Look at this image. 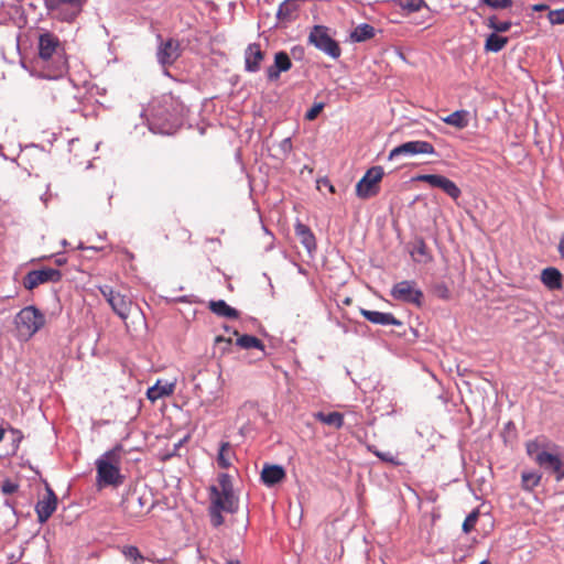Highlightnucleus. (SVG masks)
<instances>
[{
  "mask_svg": "<svg viewBox=\"0 0 564 564\" xmlns=\"http://www.w3.org/2000/svg\"><path fill=\"white\" fill-rule=\"evenodd\" d=\"M238 511V498L234 494L231 478L228 474H220L217 485L209 489L208 516L214 528L224 524L223 512L236 513Z\"/></svg>",
  "mask_w": 564,
  "mask_h": 564,
  "instance_id": "nucleus-1",
  "label": "nucleus"
},
{
  "mask_svg": "<svg viewBox=\"0 0 564 564\" xmlns=\"http://www.w3.org/2000/svg\"><path fill=\"white\" fill-rule=\"evenodd\" d=\"M150 111L152 118L161 124L165 131H170L180 126L186 115V108L183 102L172 94H164L153 99Z\"/></svg>",
  "mask_w": 564,
  "mask_h": 564,
  "instance_id": "nucleus-2",
  "label": "nucleus"
},
{
  "mask_svg": "<svg viewBox=\"0 0 564 564\" xmlns=\"http://www.w3.org/2000/svg\"><path fill=\"white\" fill-rule=\"evenodd\" d=\"M39 59L43 67L53 65L50 77H58L67 70V59L64 54V46L58 36L51 32H44L39 36Z\"/></svg>",
  "mask_w": 564,
  "mask_h": 564,
  "instance_id": "nucleus-3",
  "label": "nucleus"
},
{
  "mask_svg": "<svg viewBox=\"0 0 564 564\" xmlns=\"http://www.w3.org/2000/svg\"><path fill=\"white\" fill-rule=\"evenodd\" d=\"M124 453L123 446L117 444L96 460L97 485L99 487H117L123 482L124 478L120 474V468Z\"/></svg>",
  "mask_w": 564,
  "mask_h": 564,
  "instance_id": "nucleus-4",
  "label": "nucleus"
},
{
  "mask_svg": "<svg viewBox=\"0 0 564 564\" xmlns=\"http://www.w3.org/2000/svg\"><path fill=\"white\" fill-rule=\"evenodd\" d=\"M21 337L30 338L45 325V316L35 306L22 308L14 319Z\"/></svg>",
  "mask_w": 564,
  "mask_h": 564,
  "instance_id": "nucleus-5",
  "label": "nucleus"
},
{
  "mask_svg": "<svg viewBox=\"0 0 564 564\" xmlns=\"http://www.w3.org/2000/svg\"><path fill=\"white\" fill-rule=\"evenodd\" d=\"M308 43L334 59L339 58L341 55V48L338 42L329 34L327 26L314 25L308 35Z\"/></svg>",
  "mask_w": 564,
  "mask_h": 564,
  "instance_id": "nucleus-6",
  "label": "nucleus"
},
{
  "mask_svg": "<svg viewBox=\"0 0 564 564\" xmlns=\"http://www.w3.org/2000/svg\"><path fill=\"white\" fill-rule=\"evenodd\" d=\"M384 175L381 166H372L356 184V195L361 199L376 196L380 191V182Z\"/></svg>",
  "mask_w": 564,
  "mask_h": 564,
  "instance_id": "nucleus-7",
  "label": "nucleus"
},
{
  "mask_svg": "<svg viewBox=\"0 0 564 564\" xmlns=\"http://www.w3.org/2000/svg\"><path fill=\"white\" fill-rule=\"evenodd\" d=\"M391 296L404 303H410L416 306H422L423 292L417 288L415 281L404 280L393 285L390 292Z\"/></svg>",
  "mask_w": 564,
  "mask_h": 564,
  "instance_id": "nucleus-8",
  "label": "nucleus"
},
{
  "mask_svg": "<svg viewBox=\"0 0 564 564\" xmlns=\"http://www.w3.org/2000/svg\"><path fill=\"white\" fill-rule=\"evenodd\" d=\"M86 0H44L45 7L61 20H74L83 9Z\"/></svg>",
  "mask_w": 564,
  "mask_h": 564,
  "instance_id": "nucleus-9",
  "label": "nucleus"
},
{
  "mask_svg": "<svg viewBox=\"0 0 564 564\" xmlns=\"http://www.w3.org/2000/svg\"><path fill=\"white\" fill-rule=\"evenodd\" d=\"M62 272L54 268H42L26 273L23 278V286L32 291L41 284L56 283L62 280Z\"/></svg>",
  "mask_w": 564,
  "mask_h": 564,
  "instance_id": "nucleus-10",
  "label": "nucleus"
},
{
  "mask_svg": "<svg viewBox=\"0 0 564 564\" xmlns=\"http://www.w3.org/2000/svg\"><path fill=\"white\" fill-rule=\"evenodd\" d=\"M152 507L145 494L137 491L128 494L122 500V509L130 518H138L149 512Z\"/></svg>",
  "mask_w": 564,
  "mask_h": 564,
  "instance_id": "nucleus-11",
  "label": "nucleus"
},
{
  "mask_svg": "<svg viewBox=\"0 0 564 564\" xmlns=\"http://www.w3.org/2000/svg\"><path fill=\"white\" fill-rule=\"evenodd\" d=\"M435 149L427 141H409L393 148L389 153V160H393L400 155L413 156L416 154H434Z\"/></svg>",
  "mask_w": 564,
  "mask_h": 564,
  "instance_id": "nucleus-12",
  "label": "nucleus"
},
{
  "mask_svg": "<svg viewBox=\"0 0 564 564\" xmlns=\"http://www.w3.org/2000/svg\"><path fill=\"white\" fill-rule=\"evenodd\" d=\"M182 54L181 43L176 39H167L158 48L159 63L166 67L173 65Z\"/></svg>",
  "mask_w": 564,
  "mask_h": 564,
  "instance_id": "nucleus-13",
  "label": "nucleus"
},
{
  "mask_svg": "<svg viewBox=\"0 0 564 564\" xmlns=\"http://www.w3.org/2000/svg\"><path fill=\"white\" fill-rule=\"evenodd\" d=\"M57 507V497L51 488H46L45 495L35 505V512L40 523H45Z\"/></svg>",
  "mask_w": 564,
  "mask_h": 564,
  "instance_id": "nucleus-14",
  "label": "nucleus"
},
{
  "mask_svg": "<svg viewBox=\"0 0 564 564\" xmlns=\"http://www.w3.org/2000/svg\"><path fill=\"white\" fill-rule=\"evenodd\" d=\"M535 463L540 467L554 473L557 481L564 479V464L558 455H554L549 452H541L536 454Z\"/></svg>",
  "mask_w": 564,
  "mask_h": 564,
  "instance_id": "nucleus-15",
  "label": "nucleus"
},
{
  "mask_svg": "<svg viewBox=\"0 0 564 564\" xmlns=\"http://www.w3.org/2000/svg\"><path fill=\"white\" fill-rule=\"evenodd\" d=\"M264 56L259 43L249 44L245 50V69L249 73L260 70Z\"/></svg>",
  "mask_w": 564,
  "mask_h": 564,
  "instance_id": "nucleus-16",
  "label": "nucleus"
},
{
  "mask_svg": "<svg viewBox=\"0 0 564 564\" xmlns=\"http://www.w3.org/2000/svg\"><path fill=\"white\" fill-rule=\"evenodd\" d=\"M291 67L290 56L284 51H280L274 55V64L267 69V77L271 82L276 80L282 72H288Z\"/></svg>",
  "mask_w": 564,
  "mask_h": 564,
  "instance_id": "nucleus-17",
  "label": "nucleus"
},
{
  "mask_svg": "<svg viewBox=\"0 0 564 564\" xmlns=\"http://www.w3.org/2000/svg\"><path fill=\"white\" fill-rule=\"evenodd\" d=\"M175 381L170 382L159 379L154 386L150 387L147 391V397L150 401L154 402L161 398L170 397L174 393Z\"/></svg>",
  "mask_w": 564,
  "mask_h": 564,
  "instance_id": "nucleus-18",
  "label": "nucleus"
},
{
  "mask_svg": "<svg viewBox=\"0 0 564 564\" xmlns=\"http://www.w3.org/2000/svg\"><path fill=\"white\" fill-rule=\"evenodd\" d=\"M109 305L121 319L126 321L132 307V300L128 295L117 292Z\"/></svg>",
  "mask_w": 564,
  "mask_h": 564,
  "instance_id": "nucleus-19",
  "label": "nucleus"
},
{
  "mask_svg": "<svg viewBox=\"0 0 564 564\" xmlns=\"http://www.w3.org/2000/svg\"><path fill=\"white\" fill-rule=\"evenodd\" d=\"M361 315L369 322L378 325H401V322L391 313H382L377 311L361 310Z\"/></svg>",
  "mask_w": 564,
  "mask_h": 564,
  "instance_id": "nucleus-20",
  "label": "nucleus"
},
{
  "mask_svg": "<svg viewBox=\"0 0 564 564\" xmlns=\"http://www.w3.org/2000/svg\"><path fill=\"white\" fill-rule=\"evenodd\" d=\"M285 478V470L279 465H265L261 471V480L267 486H274Z\"/></svg>",
  "mask_w": 564,
  "mask_h": 564,
  "instance_id": "nucleus-21",
  "label": "nucleus"
},
{
  "mask_svg": "<svg viewBox=\"0 0 564 564\" xmlns=\"http://www.w3.org/2000/svg\"><path fill=\"white\" fill-rule=\"evenodd\" d=\"M295 235L300 242L308 250L312 251L316 248V239L308 226L297 221L294 226Z\"/></svg>",
  "mask_w": 564,
  "mask_h": 564,
  "instance_id": "nucleus-22",
  "label": "nucleus"
},
{
  "mask_svg": "<svg viewBox=\"0 0 564 564\" xmlns=\"http://www.w3.org/2000/svg\"><path fill=\"white\" fill-rule=\"evenodd\" d=\"M208 308L219 317L237 319L240 315L236 308L229 306L224 300L210 301L208 303Z\"/></svg>",
  "mask_w": 564,
  "mask_h": 564,
  "instance_id": "nucleus-23",
  "label": "nucleus"
},
{
  "mask_svg": "<svg viewBox=\"0 0 564 564\" xmlns=\"http://www.w3.org/2000/svg\"><path fill=\"white\" fill-rule=\"evenodd\" d=\"M542 283L550 290L562 288V274L556 268H546L541 273Z\"/></svg>",
  "mask_w": 564,
  "mask_h": 564,
  "instance_id": "nucleus-24",
  "label": "nucleus"
},
{
  "mask_svg": "<svg viewBox=\"0 0 564 564\" xmlns=\"http://www.w3.org/2000/svg\"><path fill=\"white\" fill-rule=\"evenodd\" d=\"M442 121L448 126L457 129H464L469 124V112L467 110H456L451 115L441 118Z\"/></svg>",
  "mask_w": 564,
  "mask_h": 564,
  "instance_id": "nucleus-25",
  "label": "nucleus"
},
{
  "mask_svg": "<svg viewBox=\"0 0 564 564\" xmlns=\"http://www.w3.org/2000/svg\"><path fill=\"white\" fill-rule=\"evenodd\" d=\"M299 6L294 0H286L280 4L276 17L280 22H290L296 18Z\"/></svg>",
  "mask_w": 564,
  "mask_h": 564,
  "instance_id": "nucleus-26",
  "label": "nucleus"
},
{
  "mask_svg": "<svg viewBox=\"0 0 564 564\" xmlns=\"http://www.w3.org/2000/svg\"><path fill=\"white\" fill-rule=\"evenodd\" d=\"M376 30L372 25L368 23L359 24L355 28V30L350 33V39L352 42H365L375 36Z\"/></svg>",
  "mask_w": 564,
  "mask_h": 564,
  "instance_id": "nucleus-27",
  "label": "nucleus"
},
{
  "mask_svg": "<svg viewBox=\"0 0 564 564\" xmlns=\"http://www.w3.org/2000/svg\"><path fill=\"white\" fill-rule=\"evenodd\" d=\"M508 42L509 39L507 36L491 33L487 36L484 48L486 52L498 53L506 47Z\"/></svg>",
  "mask_w": 564,
  "mask_h": 564,
  "instance_id": "nucleus-28",
  "label": "nucleus"
},
{
  "mask_svg": "<svg viewBox=\"0 0 564 564\" xmlns=\"http://www.w3.org/2000/svg\"><path fill=\"white\" fill-rule=\"evenodd\" d=\"M8 432H9V436H10V444L7 448L6 456L12 457V456L17 455L20 444H21L22 440L24 438V435L20 430L12 427V426L8 427Z\"/></svg>",
  "mask_w": 564,
  "mask_h": 564,
  "instance_id": "nucleus-29",
  "label": "nucleus"
},
{
  "mask_svg": "<svg viewBox=\"0 0 564 564\" xmlns=\"http://www.w3.org/2000/svg\"><path fill=\"white\" fill-rule=\"evenodd\" d=\"M393 2L405 14L419 12L423 8L429 9V6L424 0H393Z\"/></svg>",
  "mask_w": 564,
  "mask_h": 564,
  "instance_id": "nucleus-30",
  "label": "nucleus"
},
{
  "mask_svg": "<svg viewBox=\"0 0 564 564\" xmlns=\"http://www.w3.org/2000/svg\"><path fill=\"white\" fill-rule=\"evenodd\" d=\"M314 417L317 421L326 425L335 426L336 429H340L344 425V415L339 412H317L314 414Z\"/></svg>",
  "mask_w": 564,
  "mask_h": 564,
  "instance_id": "nucleus-31",
  "label": "nucleus"
},
{
  "mask_svg": "<svg viewBox=\"0 0 564 564\" xmlns=\"http://www.w3.org/2000/svg\"><path fill=\"white\" fill-rule=\"evenodd\" d=\"M121 554L127 561L132 564H144L145 557L141 554L140 550L134 545H123L120 547Z\"/></svg>",
  "mask_w": 564,
  "mask_h": 564,
  "instance_id": "nucleus-32",
  "label": "nucleus"
},
{
  "mask_svg": "<svg viewBox=\"0 0 564 564\" xmlns=\"http://www.w3.org/2000/svg\"><path fill=\"white\" fill-rule=\"evenodd\" d=\"M232 455H234V453L231 451L230 444L228 442L221 443L219 452H218V456H217V463H218L219 467H221L224 469L230 467Z\"/></svg>",
  "mask_w": 564,
  "mask_h": 564,
  "instance_id": "nucleus-33",
  "label": "nucleus"
},
{
  "mask_svg": "<svg viewBox=\"0 0 564 564\" xmlns=\"http://www.w3.org/2000/svg\"><path fill=\"white\" fill-rule=\"evenodd\" d=\"M236 344L243 349L257 348L264 350V344L258 337L252 335L239 336Z\"/></svg>",
  "mask_w": 564,
  "mask_h": 564,
  "instance_id": "nucleus-34",
  "label": "nucleus"
},
{
  "mask_svg": "<svg viewBox=\"0 0 564 564\" xmlns=\"http://www.w3.org/2000/svg\"><path fill=\"white\" fill-rule=\"evenodd\" d=\"M486 25L497 34L508 32L512 23L511 21H500L496 15H491L486 20Z\"/></svg>",
  "mask_w": 564,
  "mask_h": 564,
  "instance_id": "nucleus-35",
  "label": "nucleus"
},
{
  "mask_svg": "<svg viewBox=\"0 0 564 564\" xmlns=\"http://www.w3.org/2000/svg\"><path fill=\"white\" fill-rule=\"evenodd\" d=\"M66 90L67 89H64L56 84L47 86L44 89V98L46 101H52V102L63 100L65 97Z\"/></svg>",
  "mask_w": 564,
  "mask_h": 564,
  "instance_id": "nucleus-36",
  "label": "nucleus"
},
{
  "mask_svg": "<svg viewBox=\"0 0 564 564\" xmlns=\"http://www.w3.org/2000/svg\"><path fill=\"white\" fill-rule=\"evenodd\" d=\"M440 187L444 193H446L451 198H453L454 200H456L460 194H462V191L459 189V187L453 182L451 181L449 178L443 176L442 180H441V183H440Z\"/></svg>",
  "mask_w": 564,
  "mask_h": 564,
  "instance_id": "nucleus-37",
  "label": "nucleus"
},
{
  "mask_svg": "<svg viewBox=\"0 0 564 564\" xmlns=\"http://www.w3.org/2000/svg\"><path fill=\"white\" fill-rule=\"evenodd\" d=\"M521 480H522V488L524 490L531 491L536 486H539V484L541 481V475L538 473H533V471H525V473H522Z\"/></svg>",
  "mask_w": 564,
  "mask_h": 564,
  "instance_id": "nucleus-38",
  "label": "nucleus"
},
{
  "mask_svg": "<svg viewBox=\"0 0 564 564\" xmlns=\"http://www.w3.org/2000/svg\"><path fill=\"white\" fill-rule=\"evenodd\" d=\"M412 257L420 262H427L432 259L429 253L427 246L423 240H420L411 252Z\"/></svg>",
  "mask_w": 564,
  "mask_h": 564,
  "instance_id": "nucleus-39",
  "label": "nucleus"
},
{
  "mask_svg": "<svg viewBox=\"0 0 564 564\" xmlns=\"http://www.w3.org/2000/svg\"><path fill=\"white\" fill-rule=\"evenodd\" d=\"M368 449L373 454L376 455L379 459H381L382 462H386V463H389V464H392L394 466H398L400 465L401 463L397 459L395 455H393L392 453L390 452H380L379 449H377L375 446H368Z\"/></svg>",
  "mask_w": 564,
  "mask_h": 564,
  "instance_id": "nucleus-40",
  "label": "nucleus"
},
{
  "mask_svg": "<svg viewBox=\"0 0 564 564\" xmlns=\"http://www.w3.org/2000/svg\"><path fill=\"white\" fill-rule=\"evenodd\" d=\"M478 518H479V510L478 509H475L473 510L467 517L466 519L464 520L463 522V531L465 533H469L474 530L477 521H478Z\"/></svg>",
  "mask_w": 564,
  "mask_h": 564,
  "instance_id": "nucleus-41",
  "label": "nucleus"
},
{
  "mask_svg": "<svg viewBox=\"0 0 564 564\" xmlns=\"http://www.w3.org/2000/svg\"><path fill=\"white\" fill-rule=\"evenodd\" d=\"M442 177H443V175H438V174H421V175H417L415 177V180L419 182L427 183L432 187L438 188L441 185L440 183H441Z\"/></svg>",
  "mask_w": 564,
  "mask_h": 564,
  "instance_id": "nucleus-42",
  "label": "nucleus"
},
{
  "mask_svg": "<svg viewBox=\"0 0 564 564\" xmlns=\"http://www.w3.org/2000/svg\"><path fill=\"white\" fill-rule=\"evenodd\" d=\"M547 19L551 24H564V8L550 10L547 13Z\"/></svg>",
  "mask_w": 564,
  "mask_h": 564,
  "instance_id": "nucleus-43",
  "label": "nucleus"
},
{
  "mask_svg": "<svg viewBox=\"0 0 564 564\" xmlns=\"http://www.w3.org/2000/svg\"><path fill=\"white\" fill-rule=\"evenodd\" d=\"M484 4L499 10V9H507L512 6V0H480Z\"/></svg>",
  "mask_w": 564,
  "mask_h": 564,
  "instance_id": "nucleus-44",
  "label": "nucleus"
},
{
  "mask_svg": "<svg viewBox=\"0 0 564 564\" xmlns=\"http://www.w3.org/2000/svg\"><path fill=\"white\" fill-rule=\"evenodd\" d=\"M324 108L323 102L315 104L306 113L305 119L312 121L317 118V116L322 112Z\"/></svg>",
  "mask_w": 564,
  "mask_h": 564,
  "instance_id": "nucleus-45",
  "label": "nucleus"
},
{
  "mask_svg": "<svg viewBox=\"0 0 564 564\" xmlns=\"http://www.w3.org/2000/svg\"><path fill=\"white\" fill-rule=\"evenodd\" d=\"M527 454L535 460V456L538 453H541L540 445L538 441H530L525 445Z\"/></svg>",
  "mask_w": 564,
  "mask_h": 564,
  "instance_id": "nucleus-46",
  "label": "nucleus"
},
{
  "mask_svg": "<svg viewBox=\"0 0 564 564\" xmlns=\"http://www.w3.org/2000/svg\"><path fill=\"white\" fill-rule=\"evenodd\" d=\"M19 488V485L17 482L11 481L10 479H6L1 485V491L4 495H11L14 494Z\"/></svg>",
  "mask_w": 564,
  "mask_h": 564,
  "instance_id": "nucleus-47",
  "label": "nucleus"
},
{
  "mask_svg": "<svg viewBox=\"0 0 564 564\" xmlns=\"http://www.w3.org/2000/svg\"><path fill=\"white\" fill-rule=\"evenodd\" d=\"M100 293L102 294V296L106 299V301L108 302V304H110V301L112 300V297L117 294V291H115L111 286L109 285H101L98 288Z\"/></svg>",
  "mask_w": 564,
  "mask_h": 564,
  "instance_id": "nucleus-48",
  "label": "nucleus"
},
{
  "mask_svg": "<svg viewBox=\"0 0 564 564\" xmlns=\"http://www.w3.org/2000/svg\"><path fill=\"white\" fill-rule=\"evenodd\" d=\"M119 252L122 254V260L132 261L134 259V254L130 252L128 249H120Z\"/></svg>",
  "mask_w": 564,
  "mask_h": 564,
  "instance_id": "nucleus-49",
  "label": "nucleus"
},
{
  "mask_svg": "<svg viewBox=\"0 0 564 564\" xmlns=\"http://www.w3.org/2000/svg\"><path fill=\"white\" fill-rule=\"evenodd\" d=\"M216 343H226L227 345H231V338H225L223 336H217L215 339Z\"/></svg>",
  "mask_w": 564,
  "mask_h": 564,
  "instance_id": "nucleus-50",
  "label": "nucleus"
},
{
  "mask_svg": "<svg viewBox=\"0 0 564 564\" xmlns=\"http://www.w3.org/2000/svg\"><path fill=\"white\" fill-rule=\"evenodd\" d=\"M558 252L562 256V258H564V237L561 239L558 243Z\"/></svg>",
  "mask_w": 564,
  "mask_h": 564,
  "instance_id": "nucleus-51",
  "label": "nucleus"
},
{
  "mask_svg": "<svg viewBox=\"0 0 564 564\" xmlns=\"http://www.w3.org/2000/svg\"><path fill=\"white\" fill-rule=\"evenodd\" d=\"M547 9V6L546 4H535L533 7V10L534 11H542V10H546Z\"/></svg>",
  "mask_w": 564,
  "mask_h": 564,
  "instance_id": "nucleus-52",
  "label": "nucleus"
},
{
  "mask_svg": "<svg viewBox=\"0 0 564 564\" xmlns=\"http://www.w3.org/2000/svg\"><path fill=\"white\" fill-rule=\"evenodd\" d=\"M322 183H323V184H327L328 191H330L332 193H334V192H335L334 186L329 183V181H328V180H326V178H325V180H323V181H322Z\"/></svg>",
  "mask_w": 564,
  "mask_h": 564,
  "instance_id": "nucleus-53",
  "label": "nucleus"
},
{
  "mask_svg": "<svg viewBox=\"0 0 564 564\" xmlns=\"http://www.w3.org/2000/svg\"><path fill=\"white\" fill-rule=\"evenodd\" d=\"M7 431H8V429L0 427V442L3 440L4 434H6Z\"/></svg>",
  "mask_w": 564,
  "mask_h": 564,
  "instance_id": "nucleus-54",
  "label": "nucleus"
},
{
  "mask_svg": "<svg viewBox=\"0 0 564 564\" xmlns=\"http://www.w3.org/2000/svg\"><path fill=\"white\" fill-rule=\"evenodd\" d=\"M83 250H94V251H97L98 249L95 248V247H86V248H83Z\"/></svg>",
  "mask_w": 564,
  "mask_h": 564,
  "instance_id": "nucleus-55",
  "label": "nucleus"
},
{
  "mask_svg": "<svg viewBox=\"0 0 564 564\" xmlns=\"http://www.w3.org/2000/svg\"><path fill=\"white\" fill-rule=\"evenodd\" d=\"M227 564H240L239 561H229Z\"/></svg>",
  "mask_w": 564,
  "mask_h": 564,
  "instance_id": "nucleus-56",
  "label": "nucleus"
},
{
  "mask_svg": "<svg viewBox=\"0 0 564 564\" xmlns=\"http://www.w3.org/2000/svg\"><path fill=\"white\" fill-rule=\"evenodd\" d=\"M479 564H491V563L486 560V561L480 562Z\"/></svg>",
  "mask_w": 564,
  "mask_h": 564,
  "instance_id": "nucleus-57",
  "label": "nucleus"
}]
</instances>
